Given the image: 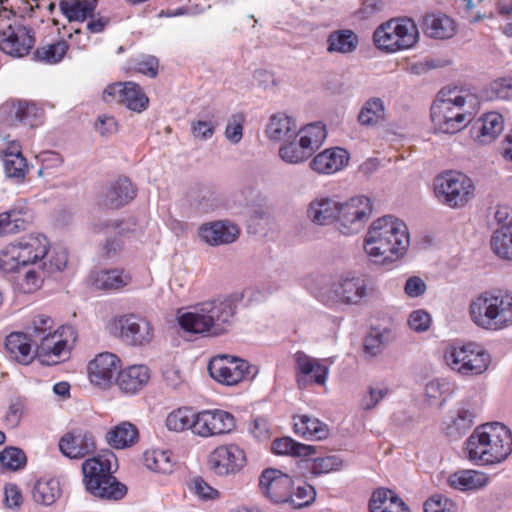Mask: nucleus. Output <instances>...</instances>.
<instances>
[{
    "mask_svg": "<svg viewBox=\"0 0 512 512\" xmlns=\"http://www.w3.org/2000/svg\"><path fill=\"white\" fill-rule=\"evenodd\" d=\"M464 452L476 465L500 464L512 452V432L499 422L479 425L465 441Z\"/></svg>",
    "mask_w": 512,
    "mask_h": 512,
    "instance_id": "f257e3e1",
    "label": "nucleus"
},
{
    "mask_svg": "<svg viewBox=\"0 0 512 512\" xmlns=\"http://www.w3.org/2000/svg\"><path fill=\"white\" fill-rule=\"evenodd\" d=\"M409 242L406 224L393 216H384L370 226L364 249L376 261L393 262L405 255Z\"/></svg>",
    "mask_w": 512,
    "mask_h": 512,
    "instance_id": "f03ea898",
    "label": "nucleus"
},
{
    "mask_svg": "<svg viewBox=\"0 0 512 512\" xmlns=\"http://www.w3.org/2000/svg\"><path fill=\"white\" fill-rule=\"evenodd\" d=\"M469 315L482 329H505L512 325V294L501 290L484 291L470 302Z\"/></svg>",
    "mask_w": 512,
    "mask_h": 512,
    "instance_id": "7ed1b4c3",
    "label": "nucleus"
},
{
    "mask_svg": "<svg viewBox=\"0 0 512 512\" xmlns=\"http://www.w3.org/2000/svg\"><path fill=\"white\" fill-rule=\"evenodd\" d=\"M82 473L85 490L95 498L118 501L127 493V487L113 475L111 460L105 455L86 459Z\"/></svg>",
    "mask_w": 512,
    "mask_h": 512,
    "instance_id": "20e7f679",
    "label": "nucleus"
},
{
    "mask_svg": "<svg viewBox=\"0 0 512 512\" xmlns=\"http://www.w3.org/2000/svg\"><path fill=\"white\" fill-rule=\"evenodd\" d=\"M372 39L378 50L394 54L413 48L418 42L419 31L411 18H392L374 30Z\"/></svg>",
    "mask_w": 512,
    "mask_h": 512,
    "instance_id": "39448f33",
    "label": "nucleus"
},
{
    "mask_svg": "<svg viewBox=\"0 0 512 512\" xmlns=\"http://www.w3.org/2000/svg\"><path fill=\"white\" fill-rule=\"evenodd\" d=\"M465 97L453 91L441 90L431 106V120L436 129L454 134L461 131L471 121V114L464 109Z\"/></svg>",
    "mask_w": 512,
    "mask_h": 512,
    "instance_id": "423d86ee",
    "label": "nucleus"
},
{
    "mask_svg": "<svg viewBox=\"0 0 512 512\" xmlns=\"http://www.w3.org/2000/svg\"><path fill=\"white\" fill-rule=\"evenodd\" d=\"M443 357L453 372L466 377L484 373L491 362L489 353L475 342L452 343L446 347Z\"/></svg>",
    "mask_w": 512,
    "mask_h": 512,
    "instance_id": "0eeeda50",
    "label": "nucleus"
},
{
    "mask_svg": "<svg viewBox=\"0 0 512 512\" xmlns=\"http://www.w3.org/2000/svg\"><path fill=\"white\" fill-rule=\"evenodd\" d=\"M49 243L43 235H28L7 245L0 253V269L14 272L21 266L42 260L48 252Z\"/></svg>",
    "mask_w": 512,
    "mask_h": 512,
    "instance_id": "6e6552de",
    "label": "nucleus"
},
{
    "mask_svg": "<svg viewBox=\"0 0 512 512\" xmlns=\"http://www.w3.org/2000/svg\"><path fill=\"white\" fill-rule=\"evenodd\" d=\"M35 45L32 29L11 12L0 14V50L13 57L22 58L28 55Z\"/></svg>",
    "mask_w": 512,
    "mask_h": 512,
    "instance_id": "1a4fd4ad",
    "label": "nucleus"
},
{
    "mask_svg": "<svg viewBox=\"0 0 512 512\" xmlns=\"http://www.w3.org/2000/svg\"><path fill=\"white\" fill-rule=\"evenodd\" d=\"M473 190L471 179L461 172L446 171L434 180L435 195L451 208L463 207L471 198Z\"/></svg>",
    "mask_w": 512,
    "mask_h": 512,
    "instance_id": "9d476101",
    "label": "nucleus"
},
{
    "mask_svg": "<svg viewBox=\"0 0 512 512\" xmlns=\"http://www.w3.org/2000/svg\"><path fill=\"white\" fill-rule=\"evenodd\" d=\"M109 327L114 336L135 347L150 344L154 337V329L150 321L135 314L116 317L110 322Z\"/></svg>",
    "mask_w": 512,
    "mask_h": 512,
    "instance_id": "9b49d317",
    "label": "nucleus"
},
{
    "mask_svg": "<svg viewBox=\"0 0 512 512\" xmlns=\"http://www.w3.org/2000/svg\"><path fill=\"white\" fill-rule=\"evenodd\" d=\"M246 462L244 449L235 443L215 447L207 460L210 470L218 476L234 475L245 467Z\"/></svg>",
    "mask_w": 512,
    "mask_h": 512,
    "instance_id": "f8f14e48",
    "label": "nucleus"
},
{
    "mask_svg": "<svg viewBox=\"0 0 512 512\" xmlns=\"http://www.w3.org/2000/svg\"><path fill=\"white\" fill-rule=\"evenodd\" d=\"M102 99L107 103L115 101L136 113L145 111L149 105L148 96L142 87L133 81L108 85L103 91Z\"/></svg>",
    "mask_w": 512,
    "mask_h": 512,
    "instance_id": "ddd939ff",
    "label": "nucleus"
},
{
    "mask_svg": "<svg viewBox=\"0 0 512 512\" xmlns=\"http://www.w3.org/2000/svg\"><path fill=\"white\" fill-rule=\"evenodd\" d=\"M371 212V201L365 196L353 197L347 202L339 204L338 229L345 235L357 233L364 226Z\"/></svg>",
    "mask_w": 512,
    "mask_h": 512,
    "instance_id": "4468645a",
    "label": "nucleus"
},
{
    "mask_svg": "<svg viewBox=\"0 0 512 512\" xmlns=\"http://www.w3.org/2000/svg\"><path fill=\"white\" fill-rule=\"evenodd\" d=\"M236 427L235 417L221 409H205L197 412L193 434L202 438L225 435Z\"/></svg>",
    "mask_w": 512,
    "mask_h": 512,
    "instance_id": "2eb2a0df",
    "label": "nucleus"
},
{
    "mask_svg": "<svg viewBox=\"0 0 512 512\" xmlns=\"http://www.w3.org/2000/svg\"><path fill=\"white\" fill-rule=\"evenodd\" d=\"M250 368L247 361L228 355L215 356L208 364L211 377L227 386H233L243 381L249 376Z\"/></svg>",
    "mask_w": 512,
    "mask_h": 512,
    "instance_id": "dca6fc26",
    "label": "nucleus"
},
{
    "mask_svg": "<svg viewBox=\"0 0 512 512\" xmlns=\"http://www.w3.org/2000/svg\"><path fill=\"white\" fill-rule=\"evenodd\" d=\"M73 334L70 326H60L54 331L38 338L39 344L35 356L48 365L57 364L62 356L69 354L67 336Z\"/></svg>",
    "mask_w": 512,
    "mask_h": 512,
    "instance_id": "f3484780",
    "label": "nucleus"
},
{
    "mask_svg": "<svg viewBox=\"0 0 512 512\" xmlns=\"http://www.w3.org/2000/svg\"><path fill=\"white\" fill-rule=\"evenodd\" d=\"M43 116V109L27 100L9 99L0 107V117L7 125L18 123L36 126Z\"/></svg>",
    "mask_w": 512,
    "mask_h": 512,
    "instance_id": "a211bd4d",
    "label": "nucleus"
},
{
    "mask_svg": "<svg viewBox=\"0 0 512 512\" xmlns=\"http://www.w3.org/2000/svg\"><path fill=\"white\" fill-rule=\"evenodd\" d=\"M259 487L263 495L274 503H288L294 483L291 477L277 469H266L259 478Z\"/></svg>",
    "mask_w": 512,
    "mask_h": 512,
    "instance_id": "6ab92c4d",
    "label": "nucleus"
},
{
    "mask_svg": "<svg viewBox=\"0 0 512 512\" xmlns=\"http://www.w3.org/2000/svg\"><path fill=\"white\" fill-rule=\"evenodd\" d=\"M204 312L210 326L212 337L228 332L235 314V305L229 298L204 301Z\"/></svg>",
    "mask_w": 512,
    "mask_h": 512,
    "instance_id": "aec40b11",
    "label": "nucleus"
},
{
    "mask_svg": "<svg viewBox=\"0 0 512 512\" xmlns=\"http://www.w3.org/2000/svg\"><path fill=\"white\" fill-rule=\"evenodd\" d=\"M58 446L66 457L80 459L96 450V439L91 431L74 428L60 438Z\"/></svg>",
    "mask_w": 512,
    "mask_h": 512,
    "instance_id": "412c9836",
    "label": "nucleus"
},
{
    "mask_svg": "<svg viewBox=\"0 0 512 512\" xmlns=\"http://www.w3.org/2000/svg\"><path fill=\"white\" fill-rule=\"evenodd\" d=\"M296 381L299 388L308 385H324L328 376V367L319 359L312 358L302 351L294 354Z\"/></svg>",
    "mask_w": 512,
    "mask_h": 512,
    "instance_id": "4be33fe9",
    "label": "nucleus"
},
{
    "mask_svg": "<svg viewBox=\"0 0 512 512\" xmlns=\"http://www.w3.org/2000/svg\"><path fill=\"white\" fill-rule=\"evenodd\" d=\"M119 357L110 352H103L88 364V376L92 384L109 388L113 383L116 370L120 367Z\"/></svg>",
    "mask_w": 512,
    "mask_h": 512,
    "instance_id": "5701e85b",
    "label": "nucleus"
},
{
    "mask_svg": "<svg viewBox=\"0 0 512 512\" xmlns=\"http://www.w3.org/2000/svg\"><path fill=\"white\" fill-rule=\"evenodd\" d=\"M151 372L144 364H134L121 369L116 378L115 385L120 392L126 395H135L150 381Z\"/></svg>",
    "mask_w": 512,
    "mask_h": 512,
    "instance_id": "b1692460",
    "label": "nucleus"
},
{
    "mask_svg": "<svg viewBox=\"0 0 512 512\" xmlns=\"http://www.w3.org/2000/svg\"><path fill=\"white\" fill-rule=\"evenodd\" d=\"M349 158V153L345 149L334 147L317 154L310 165L320 174H333L347 166Z\"/></svg>",
    "mask_w": 512,
    "mask_h": 512,
    "instance_id": "393cba45",
    "label": "nucleus"
},
{
    "mask_svg": "<svg viewBox=\"0 0 512 512\" xmlns=\"http://www.w3.org/2000/svg\"><path fill=\"white\" fill-rule=\"evenodd\" d=\"M177 323L186 333L198 334L204 337H212V332L204 312V303H198L192 311L178 312Z\"/></svg>",
    "mask_w": 512,
    "mask_h": 512,
    "instance_id": "a878e982",
    "label": "nucleus"
},
{
    "mask_svg": "<svg viewBox=\"0 0 512 512\" xmlns=\"http://www.w3.org/2000/svg\"><path fill=\"white\" fill-rule=\"evenodd\" d=\"M292 421L294 433L303 439L318 441L327 438L329 435L328 426L314 416L307 414L294 415Z\"/></svg>",
    "mask_w": 512,
    "mask_h": 512,
    "instance_id": "bb28decb",
    "label": "nucleus"
},
{
    "mask_svg": "<svg viewBox=\"0 0 512 512\" xmlns=\"http://www.w3.org/2000/svg\"><path fill=\"white\" fill-rule=\"evenodd\" d=\"M136 197V188L129 178L119 177L112 182L106 193L104 199V206L109 209H119Z\"/></svg>",
    "mask_w": 512,
    "mask_h": 512,
    "instance_id": "cd10ccee",
    "label": "nucleus"
},
{
    "mask_svg": "<svg viewBox=\"0 0 512 512\" xmlns=\"http://www.w3.org/2000/svg\"><path fill=\"white\" fill-rule=\"evenodd\" d=\"M200 235L210 245L229 244L238 238L239 229L233 224L217 221L202 225Z\"/></svg>",
    "mask_w": 512,
    "mask_h": 512,
    "instance_id": "c85d7f7f",
    "label": "nucleus"
},
{
    "mask_svg": "<svg viewBox=\"0 0 512 512\" xmlns=\"http://www.w3.org/2000/svg\"><path fill=\"white\" fill-rule=\"evenodd\" d=\"M369 512H411L407 504L390 489L381 488L373 492L369 501Z\"/></svg>",
    "mask_w": 512,
    "mask_h": 512,
    "instance_id": "c756f323",
    "label": "nucleus"
},
{
    "mask_svg": "<svg viewBox=\"0 0 512 512\" xmlns=\"http://www.w3.org/2000/svg\"><path fill=\"white\" fill-rule=\"evenodd\" d=\"M422 29L428 37L448 39L455 34L456 24L445 14H427L423 18Z\"/></svg>",
    "mask_w": 512,
    "mask_h": 512,
    "instance_id": "7c9ffc66",
    "label": "nucleus"
},
{
    "mask_svg": "<svg viewBox=\"0 0 512 512\" xmlns=\"http://www.w3.org/2000/svg\"><path fill=\"white\" fill-rule=\"evenodd\" d=\"M488 480L489 478L486 473L478 470L466 469L450 474L447 479V483L453 489L469 491L483 488L487 485Z\"/></svg>",
    "mask_w": 512,
    "mask_h": 512,
    "instance_id": "2f4dec72",
    "label": "nucleus"
},
{
    "mask_svg": "<svg viewBox=\"0 0 512 512\" xmlns=\"http://www.w3.org/2000/svg\"><path fill=\"white\" fill-rule=\"evenodd\" d=\"M91 284L101 290H119L129 284L131 276L122 269L97 270L90 274Z\"/></svg>",
    "mask_w": 512,
    "mask_h": 512,
    "instance_id": "473e14b6",
    "label": "nucleus"
},
{
    "mask_svg": "<svg viewBox=\"0 0 512 512\" xmlns=\"http://www.w3.org/2000/svg\"><path fill=\"white\" fill-rule=\"evenodd\" d=\"M5 348L12 359L21 364H29L33 358L31 339L23 332H12L6 337Z\"/></svg>",
    "mask_w": 512,
    "mask_h": 512,
    "instance_id": "72a5a7b5",
    "label": "nucleus"
},
{
    "mask_svg": "<svg viewBox=\"0 0 512 512\" xmlns=\"http://www.w3.org/2000/svg\"><path fill=\"white\" fill-rule=\"evenodd\" d=\"M474 424V413L463 406L453 412L444 422L443 431L452 439H458Z\"/></svg>",
    "mask_w": 512,
    "mask_h": 512,
    "instance_id": "f704fd0d",
    "label": "nucleus"
},
{
    "mask_svg": "<svg viewBox=\"0 0 512 512\" xmlns=\"http://www.w3.org/2000/svg\"><path fill=\"white\" fill-rule=\"evenodd\" d=\"M139 439L137 427L128 421H123L112 427L106 434L107 443L115 449H125L133 446Z\"/></svg>",
    "mask_w": 512,
    "mask_h": 512,
    "instance_id": "c9c22d12",
    "label": "nucleus"
},
{
    "mask_svg": "<svg viewBox=\"0 0 512 512\" xmlns=\"http://www.w3.org/2000/svg\"><path fill=\"white\" fill-rule=\"evenodd\" d=\"M97 5V0H60L59 9L69 22H84L93 17Z\"/></svg>",
    "mask_w": 512,
    "mask_h": 512,
    "instance_id": "e433bc0d",
    "label": "nucleus"
},
{
    "mask_svg": "<svg viewBox=\"0 0 512 512\" xmlns=\"http://www.w3.org/2000/svg\"><path fill=\"white\" fill-rule=\"evenodd\" d=\"M297 125L289 116L283 113H277L271 116L266 128V134L269 139L274 141H289L296 138Z\"/></svg>",
    "mask_w": 512,
    "mask_h": 512,
    "instance_id": "4c0bfd02",
    "label": "nucleus"
},
{
    "mask_svg": "<svg viewBox=\"0 0 512 512\" xmlns=\"http://www.w3.org/2000/svg\"><path fill=\"white\" fill-rule=\"evenodd\" d=\"M339 203L330 198L312 201L308 208V217L316 224L326 225L337 220Z\"/></svg>",
    "mask_w": 512,
    "mask_h": 512,
    "instance_id": "58836bf2",
    "label": "nucleus"
},
{
    "mask_svg": "<svg viewBox=\"0 0 512 512\" xmlns=\"http://www.w3.org/2000/svg\"><path fill=\"white\" fill-rule=\"evenodd\" d=\"M62 489L58 479L43 477L38 479L32 489L33 500L41 505L49 506L61 496Z\"/></svg>",
    "mask_w": 512,
    "mask_h": 512,
    "instance_id": "ea45409f",
    "label": "nucleus"
},
{
    "mask_svg": "<svg viewBox=\"0 0 512 512\" xmlns=\"http://www.w3.org/2000/svg\"><path fill=\"white\" fill-rule=\"evenodd\" d=\"M326 136V127L320 122L308 124L299 129L298 132L296 131V137L299 138L300 146L310 156L323 144Z\"/></svg>",
    "mask_w": 512,
    "mask_h": 512,
    "instance_id": "a19ab883",
    "label": "nucleus"
},
{
    "mask_svg": "<svg viewBox=\"0 0 512 512\" xmlns=\"http://www.w3.org/2000/svg\"><path fill=\"white\" fill-rule=\"evenodd\" d=\"M334 291L342 302L357 304L366 295V285L361 278H344L336 285Z\"/></svg>",
    "mask_w": 512,
    "mask_h": 512,
    "instance_id": "79ce46f5",
    "label": "nucleus"
},
{
    "mask_svg": "<svg viewBox=\"0 0 512 512\" xmlns=\"http://www.w3.org/2000/svg\"><path fill=\"white\" fill-rule=\"evenodd\" d=\"M196 414L197 412L192 407L184 406L174 409L166 417V427L174 432L190 430L193 433Z\"/></svg>",
    "mask_w": 512,
    "mask_h": 512,
    "instance_id": "37998d69",
    "label": "nucleus"
},
{
    "mask_svg": "<svg viewBox=\"0 0 512 512\" xmlns=\"http://www.w3.org/2000/svg\"><path fill=\"white\" fill-rule=\"evenodd\" d=\"M327 50L331 53H351L358 45L357 35L349 29H342L332 32L327 39Z\"/></svg>",
    "mask_w": 512,
    "mask_h": 512,
    "instance_id": "c03bdc74",
    "label": "nucleus"
},
{
    "mask_svg": "<svg viewBox=\"0 0 512 512\" xmlns=\"http://www.w3.org/2000/svg\"><path fill=\"white\" fill-rule=\"evenodd\" d=\"M272 452L277 455L307 457L315 453V447L296 442L290 437L277 438L272 442Z\"/></svg>",
    "mask_w": 512,
    "mask_h": 512,
    "instance_id": "a18cd8bd",
    "label": "nucleus"
},
{
    "mask_svg": "<svg viewBox=\"0 0 512 512\" xmlns=\"http://www.w3.org/2000/svg\"><path fill=\"white\" fill-rule=\"evenodd\" d=\"M27 461L26 453L21 448L7 446L0 451V472L21 471L26 467Z\"/></svg>",
    "mask_w": 512,
    "mask_h": 512,
    "instance_id": "49530a36",
    "label": "nucleus"
},
{
    "mask_svg": "<svg viewBox=\"0 0 512 512\" xmlns=\"http://www.w3.org/2000/svg\"><path fill=\"white\" fill-rule=\"evenodd\" d=\"M69 45L66 40L60 39L53 43L39 46L35 51V57L48 64L59 63L66 55Z\"/></svg>",
    "mask_w": 512,
    "mask_h": 512,
    "instance_id": "de8ad7c7",
    "label": "nucleus"
},
{
    "mask_svg": "<svg viewBox=\"0 0 512 512\" xmlns=\"http://www.w3.org/2000/svg\"><path fill=\"white\" fill-rule=\"evenodd\" d=\"M128 72L139 73L149 78H155L159 71V59L154 55L141 54L128 61Z\"/></svg>",
    "mask_w": 512,
    "mask_h": 512,
    "instance_id": "09e8293b",
    "label": "nucleus"
},
{
    "mask_svg": "<svg viewBox=\"0 0 512 512\" xmlns=\"http://www.w3.org/2000/svg\"><path fill=\"white\" fill-rule=\"evenodd\" d=\"M491 248L500 258L512 260V226L500 227L494 232Z\"/></svg>",
    "mask_w": 512,
    "mask_h": 512,
    "instance_id": "8fccbe9b",
    "label": "nucleus"
},
{
    "mask_svg": "<svg viewBox=\"0 0 512 512\" xmlns=\"http://www.w3.org/2000/svg\"><path fill=\"white\" fill-rule=\"evenodd\" d=\"M384 115L383 101L380 98H371L360 110L358 120L362 125L374 126L384 119Z\"/></svg>",
    "mask_w": 512,
    "mask_h": 512,
    "instance_id": "3c124183",
    "label": "nucleus"
},
{
    "mask_svg": "<svg viewBox=\"0 0 512 512\" xmlns=\"http://www.w3.org/2000/svg\"><path fill=\"white\" fill-rule=\"evenodd\" d=\"M481 127L479 128L482 141H491L496 138L504 128V119L498 112H489L480 119Z\"/></svg>",
    "mask_w": 512,
    "mask_h": 512,
    "instance_id": "603ef678",
    "label": "nucleus"
},
{
    "mask_svg": "<svg viewBox=\"0 0 512 512\" xmlns=\"http://www.w3.org/2000/svg\"><path fill=\"white\" fill-rule=\"evenodd\" d=\"M144 465L151 471L169 473L172 471V461L167 451L153 449L148 450L143 456Z\"/></svg>",
    "mask_w": 512,
    "mask_h": 512,
    "instance_id": "864d4df0",
    "label": "nucleus"
},
{
    "mask_svg": "<svg viewBox=\"0 0 512 512\" xmlns=\"http://www.w3.org/2000/svg\"><path fill=\"white\" fill-rule=\"evenodd\" d=\"M44 281V271L39 269H29L23 276L17 278V286L22 293H34L42 286Z\"/></svg>",
    "mask_w": 512,
    "mask_h": 512,
    "instance_id": "5fc2aeb1",
    "label": "nucleus"
},
{
    "mask_svg": "<svg viewBox=\"0 0 512 512\" xmlns=\"http://www.w3.org/2000/svg\"><path fill=\"white\" fill-rule=\"evenodd\" d=\"M293 141H286L279 150L280 157L288 163L296 164L305 161L310 157L307 151L300 146V142L295 141V138H292Z\"/></svg>",
    "mask_w": 512,
    "mask_h": 512,
    "instance_id": "6e6d98bb",
    "label": "nucleus"
},
{
    "mask_svg": "<svg viewBox=\"0 0 512 512\" xmlns=\"http://www.w3.org/2000/svg\"><path fill=\"white\" fill-rule=\"evenodd\" d=\"M343 465V461L336 455H327L317 457L311 461L309 470L314 475L327 474L339 470Z\"/></svg>",
    "mask_w": 512,
    "mask_h": 512,
    "instance_id": "4d7b16f0",
    "label": "nucleus"
},
{
    "mask_svg": "<svg viewBox=\"0 0 512 512\" xmlns=\"http://www.w3.org/2000/svg\"><path fill=\"white\" fill-rule=\"evenodd\" d=\"M26 221L21 212L11 210L0 214V235L12 234L25 229Z\"/></svg>",
    "mask_w": 512,
    "mask_h": 512,
    "instance_id": "13d9d810",
    "label": "nucleus"
},
{
    "mask_svg": "<svg viewBox=\"0 0 512 512\" xmlns=\"http://www.w3.org/2000/svg\"><path fill=\"white\" fill-rule=\"evenodd\" d=\"M316 496V492L313 486L304 483L296 488L295 492L291 491V499L288 503L293 508H302L311 504Z\"/></svg>",
    "mask_w": 512,
    "mask_h": 512,
    "instance_id": "bf43d9fd",
    "label": "nucleus"
},
{
    "mask_svg": "<svg viewBox=\"0 0 512 512\" xmlns=\"http://www.w3.org/2000/svg\"><path fill=\"white\" fill-rule=\"evenodd\" d=\"M384 7V0H359V7L354 15L359 20H369L380 14Z\"/></svg>",
    "mask_w": 512,
    "mask_h": 512,
    "instance_id": "052dcab7",
    "label": "nucleus"
},
{
    "mask_svg": "<svg viewBox=\"0 0 512 512\" xmlns=\"http://www.w3.org/2000/svg\"><path fill=\"white\" fill-rule=\"evenodd\" d=\"M245 116L242 113L233 114L225 128V137L233 144H237L243 137Z\"/></svg>",
    "mask_w": 512,
    "mask_h": 512,
    "instance_id": "680f3d73",
    "label": "nucleus"
},
{
    "mask_svg": "<svg viewBox=\"0 0 512 512\" xmlns=\"http://www.w3.org/2000/svg\"><path fill=\"white\" fill-rule=\"evenodd\" d=\"M54 320L45 314H37L33 317L28 330L35 339L54 331Z\"/></svg>",
    "mask_w": 512,
    "mask_h": 512,
    "instance_id": "e2e57ef3",
    "label": "nucleus"
},
{
    "mask_svg": "<svg viewBox=\"0 0 512 512\" xmlns=\"http://www.w3.org/2000/svg\"><path fill=\"white\" fill-rule=\"evenodd\" d=\"M425 512H457L456 504L443 495H433L424 503Z\"/></svg>",
    "mask_w": 512,
    "mask_h": 512,
    "instance_id": "0e129e2a",
    "label": "nucleus"
},
{
    "mask_svg": "<svg viewBox=\"0 0 512 512\" xmlns=\"http://www.w3.org/2000/svg\"><path fill=\"white\" fill-rule=\"evenodd\" d=\"M190 490L202 500H216L220 497V492L199 476L192 479Z\"/></svg>",
    "mask_w": 512,
    "mask_h": 512,
    "instance_id": "69168bd1",
    "label": "nucleus"
},
{
    "mask_svg": "<svg viewBox=\"0 0 512 512\" xmlns=\"http://www.w3.org/2000/svg\"><path fill=\"white\" fill-rule=\"evenodd\" d=\"M5 173L10 178L24 179L27 161L24 156L3 158Z\"/></svg>",
    "mask_w": 512,
    "mask_h": 512,
    "instance_id": "338daca9",
    "label": "nucleus"
},
{
    "mask_svg": "<svg viewBox=\"0 0 512 512\" xmlns=\"http://www.w3.org/2000/svg\"><path fill=\"white\" fill-rule=\"evenodd\" d=\"M216 128V123L213 121L196 120L191 123L192 135L200 140L210 139Z\"/></svg>",
    "mask_w": 512,
    "mask_h": 512,
    "instance_id": "774afa93",
    "label": "nucleus"
}]
</instances>
